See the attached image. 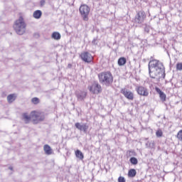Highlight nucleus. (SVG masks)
Segmentation results:
<instances>
[{
  "label": "nucleus",
  "instance_id": "obj_1",
  "mask_svg": "<svg viewBox=\"0 0 182 182\" xmlns=\"http://www.w3.org/2000/svg\"><path fill=\"white\" fill-rule=\"evenodd\" d=\"M149 73L151 79L160 80V79L166 77V70L163 63L159 60H151L149 63Z\"/></svg>",
  "mask_w": 182,
  "mask_h": 182
},
{
  "label": "nucleus",
  "instance_id": "obj_2",
  "mask_svg": "<svg viewBox=\"0 0 182 182\" xmlns=\"http://www.w3.org/2000/svg\"><path fill=\"white\" fill-rule=\"evenodd\" d=\"M98 78L100 80V83L103 85L104 86H112V83H113V75L110 71H105L100 73L98 74Z\"/></svg>",
  "mask_w": 182,
  "mask_h": 182
},
{
  "label": "nucleus",
  "instance_id": "obj_3",
  "mask_svg": "<svg viewBox=\"0 0 182 182\" xmlns=\"http://www.w3.org/2000/svg\"><path fill=\"white\" fill-rule=\"evenodd\" d=\"M13 28L17 35L21 36L26 32V23H25V19L22 16L15 21Z\"/></svg>",
  "mask_w": 182,
  "mask_h": 182
},
{
  "label": "nucleus",
  "instance_id": "obj_4",
  "mask_svg": "<svg viewBox=\"0 0 182 182\" xmlns=\"http://www.w3.org/2000/svg\"><path fill=\"white\" fill-rule=\"evenodd\" d=\"M80 14L83 21H89V14L90 13V7L86 4H82L79 9Z\"/></svg>",
  "mask_w": 182,
  "mask_h": 182
},
{
  "label": "nucleus",
  "instance_id": "obj_5",
  "mask_svg": "<svg viewBox=\"0 0 182 182\" xmlns=\"http://www.w3.org/2000/svg\"><path fill=\"white\" fill-rule=\"evenodd\" d=\"M31 119L34 123H39V122H43L45 120V114L43 112H31Z\"/></svg>",
  "mask_w": 182,
  "mask_h": 182
},
{
  "label": "nucleus",
  "instance_id": "obj_6",
  "mask_svg": "<svg viewBox=\"0 0 182 182\" xmlns=\"http://www.w3.org/2000/svg\"><path fill=\"white\" fill-rule=\"evenodd\" d=\"M146 19V13L144 11H139L136 13L135 16V22L136 23H143Z\"/></svg>",
  "mask_w": 182,
  "mask_h": 182
},
{
  "label": "nucleus",
  "instance_id": "obj_7",
  "mask_svg": "<svg viewBox=\"0 0 182 182\" xmlns=\"http://www.w3.org/2000/svg\"><path fill=\"white\" fill-rule=\"evenodd\" d=\"M80 58L83 62L86 63H90L93 60V56L89 52H84L80 54Z\"/></svg>",
  "mask_w": 182,
  "mask_h": 182
},
{
  "label": "nucleus",
  "instance_id": "obj_8",
  "mask_svg": "<svg viewBox=\"0 0 182 182\" xmlns=\"http://www.w3.org/2000/svg\"><path fill=\"white\" fill-rule=\"evenodd\" d=\"M121 93L124 95V97H126L128 100H134V94H133L132 91L128 90L126 88H122L121 90Z\"/></svg>",
  "mask_w": 182,
  "mask_h": 182
},
{
  "label": "nucleus",
  "instance_id": "obj_9",
  "mask_svg": "<svg viewBox=\"0 0 182 182\" xmlns=\"http://www.w3.org/2000/svg\"><path fill=\"white\" fill-rule=\"evenodd\" d=\"M75 126L77 130H80V132H83L85 134L87 133V130H89V125L86 123L80 124L79 122H76Z\"/></svg>",
  "mask_w": 182,
  "mask_h": 182
},
{
  "label": "nucleus",
  "instance_id": "obj_10",
  "mask_svg": "<svg viewBox=\"0 0 182 182\" xmlns=\"http://www.w3.org/2000/svg\"><path fill=\"white\" fill-rule=\"evenodd\" d=\"M136 91L139 96H144L147 97L149 96V90L143 86H139L136 87Z\"/></svg>",
  "mask_w": 182,
  "mask_h": 182
},
{
  "label": "nucleus",
  "instance_id": "obj_11",
  "mask_svg": "<svg viewBox=\"0 0 182 182\" xmlns=\"http://www.w3.org/2000/svg\"><path fill=\"white\" fill-rule=\"evenodd\" d=\"M75 96L79 102H83L87 96V92L86 91L77 90L75 92Z\"/></svg>",
  "mask_w": 182,
  "mask_h": 182
},
{
  "label": "nucleus",
  "instance_id": "obj_12",
  "mask_svg": "<svg viewBox=\"0 0 182 182\" xmlns=\"http://www.w3.org/2000/svg\"><path fill=\"white\" fill-rule=\"evenodd\" d=\"M90 92L97 95L102 92V86L99 84H93L91 87H90Z\"/></svg>",
  "mask_w": 182,
  "mask_h": 182
},
{
  "label": "nucleus",
  "instance_id": "obj_13",
  "mask_svg": "<svg viewBox=\"0 0 182 182\" xmlns=\"http://www.w3.org/2000/svg\"><path fill=\"white\" fill-rule=\"evenodd\" d=\"M155 90H156V93L159 94V97H160L161 102H166L167 96L164 94V92L163 91H161V90L160 88H159L158 87H155Z\"/></svg>",
  "mask_w": 182,
  "mask_h": 182
},
{
  "label": "nucleus",
  "instance_id": "obj_14",
  "mask_svg": "<svg viewBox=\"0 0 182 182\" xmlns=\"http://www.w3.org/2000/svg\"><path fill=\"white\" fill-rule=\"evenodd\" d=\"M33 18H35V19H41V18L42 17V11L41 10L35 11L33 14Z\"/></svg>",
  "mask_w": 182,
  "mask_h": 182
},
{
  "label": "nucleus",
  "instance_id": "obj_15",
  "mask_svg": "<svg viewBox=\"0 0 182 182\" xmlns=\"http://www.w3.org/2000/svg\"><path fill=\"white\" fill-rule=\"evenodd\" d=\"M43 150L46 153V154H48L50 156V154H52V148L48 144L44 145Z\"/></svg>",
  "mask_w": 182,
  "mask_h": 182
},
{
  "label": "nucleus",
  "instance_id": "obj_16",
  "mask_svg": "<svg viewBox=\"0 0 182 182\" xmlns=\"http://www.w3.org/2000/svg\"><path fill=\"white\" fill-rule=\"evenodd\" d=\"M127 63V60H126V58L121 57L118 59V65L119 66H124V65Z\"/></svg>",
  "mask_w": 182,
  "mask_h": 182
},
{
  "label": "nucleus",
  "instance_id": "obj_17",
  "mask_svg": "<svg viewBox=\"0 0 182 182\" xmlns=\"http://www.w3.org/2000/svg\"><path fill=\"white\" fill-rule=\"evenodd\" d=\"M23 119L26 124L29 123L31 122V119H32V114L31 116L28 115V113L23 114Z\"/></svg>",
  "mask_w": 182,
  "mask_h": 182
},
{
  "label": "nucleus",
  "instance_id": "obj_18",
  "mask_svg": "<svg viewBox=\"0 0 182 182\" xmlns=\"http://www.w3.org/2000/svg\"><path fill=\"white\" fill-rule=\"evenodd\" d=\"M75 156L77 159H79L80 160H83L85 159V156L83 155V153L79 149L75 151Z\"/></svg>",
  "mask_w": 182,
  "mask_h": 182
},
{
  "label": "nucleus",
  "instance_id": "obj_19",
  "mask_svg": "<svg viewBox=\"0 0 182 182\" xmlns=\"http://www.w3.org/2000/svg\"><path fill=\"white\" fill-rule=\"evenodd\" d=\"M51 38L55 39V41H59L61 38L60 33L59 32H53L52 33Z\"/></svg>",
  "mask_w": 182,
  "mask_h": 182
},
{
  "label": "nucleus",
  "instance_id": "obj_20",
  "mask_svg": "<svg viewBox=\"0 0 182 182\" xmlns=\"http://www.w3.org/2000/svg\"><path fill=\"white\" fill-rule=\"evenodd\" d=\"M136 174H137V171L134 168L129 169L128 171V177H136Z\"/></svg>",
  "mask_w": 182,
  "mask_h": 182
},
{
  "label": "nucleus",
  "instance_id": "obj_21",
  "mask_svg": "<svg viewBox=\"0 0 182 182\" xmlns=\"http://www.w3.org/2000/svg\"><path fill=\"white\" fill-rule=\"evenodd\" d=\"M16 99V97H15L14 94H10L7 96V102H9V103H12L13 102H15Z\"/></svg>",
  "mask_w": 182,
  "mask_h": 182
},
{
  "label": "nucleus",
  "instance_id": "obj_22",
  "mask_svg": "<svg viewBox=\"0 0 182 182\" xmlns=\"http://www.w3.org/2000/svg\"><path fill=\"white\" fill-rule=\"evenodd\" d=\"M129 161L131 164H133L134 166H136L139 164V160H137V158L136 157H131Z\"/></svg>",
  "mask_w": 182,
  "mask_h": 182
},
{
  "label": "nucleus",
  "instance_id": "obj_23",
  "mask_svg": "<svg viewBox=\"0 0 182 182\" xmlns=\"http://www.w3.org/2000/svg\"><path fill=\"white\" fill-rule=\"evenodd\" d=\"M146 147H148L149 149H154V146H155V144H154V141H151L150 142H147L146 144Z\"/></svg>",
  "mask_w": 182,
  "mask_h": 182
},
{
  "label": "nucleus",
  "instance_id": "obj_24",
  "mask_svg": "<svg viewBox=\"0 0 182 182\" xmlns=\"http://www.w3.org/2000/svg\"><path fill=\"white\" fill-rule=\"evenodd\" d=\"M31 102L33 103V105H38V103H39V98L33 97L32 98Z\"/></svg>",
  "mask_w": 182,
  "mask_h": 182
},
{
  "label": "nucleus",
  "instance_id": "obj_25",
  "mask_svg": "<svg viewBox=\"0 0 182 182\" xmlns=\"http://www.w3.org/2000/svg\"><path fill=\"white\" fill-rule=\"evenodd\" d=\"M176 137L178 140H182V129L178 132Z\"/></svg>",
  "mask_w": 182,
  "mask_h": 182
},
{
  "label": "nucleus",
  "instance_id": "obj_26",
  "mask_svg": "<svg viewBox=\"0 0 182 182\" xmlns=\"http://www.w3.org/2000/svg\"><path fill=\"white\" fill-rule=\"evenodd\" d=\"M156 137H161L163 136V132L161 130H158L156 132Z\"/></svg>",
  "mask_w": 182,
  "mask_h": 182
},
{
  "label": "nucleus",
  "instance_id": "obj_27",
  "mask_svg": "<svg viewBox=\"0 0 182 182\" xmlns=\"http://www.w3.org/2000/svg\"><path fill=\"white\" fill-rule=\"evenodd\" d=\"M176 69H177V70H182V63H178L176 64Z\"/></svg>",
  "mask_w": 182,
  "mask_h": 182
},
{
  "label": "nucleus",
  "instance_id": "obj_28",
  "mask_svg": "<svg viewBox=\"0 0 182 182\" xmlns=\"http://www.w3.org/2000/svg\"><path fill=\"white\" fill-rule=\"evenodd\" d=\"M144 32H146V33H149V32H150V26L146 25L144 27Z\"/></svg>",
  "mask_w": 182,
  "mask_h": 182
},
{
  "label": "nucleus",
  "instance_id": "obj_29",
  "mask_svg": "<svg viewBox=\"0 0 182 182\" xmlns=\"http://www.w3.org/2000/svg\"><path fill=\"white\" fill-rule=\"evenodd\" d=\"M118 182H126V178L123 176H119L118 178Z\"/></svg>",
  "mask_w": 182,
  "mask_h": 182
},
{
  "label": "nucleus",
  "instance_id": "obj_30",
  "mask_svg": "<svg viewBox=\"0 0 182 182\" xmlns=\"http://www.w3.org/2000/svg\"><path fill=\"white\" fill-rule=\"evenodd\" d=\"M45 4H46V1L45 0H41L40 1V6H45Z\"/></svg>",
  "mask_w": 182,
  "mask_h": 182
},
{
  "label": "nucleus",
  "instance_id": "obj_31",
  "mask_svg": "<svg viewBox=\"0 0 182 182\" xmlns=\"http://www.w3.org/2000/svg\"><path fill=\"white\" fill-rule=\"evenodd\" d=\"M92 45H97V38H94L92 41Z\"/></svg>",
  "mask_w": 182,
  "mask_h": 182
},
{
  "label": "nucleus",
  "instance_id": "obj_32",
  "mask_svg": "<svg viewBox=\"0 0 182 182\" xmlns=\"http://www.w3.org/2000/svg\"><path fill=\"white\" fill-rule=\"evenodd\" d=\"M68 68L69 69H70V68H72V64H68Z\"/></svg>",
  "mask_w": 182,
  "mask_h": 182
},
{
  "label": "nucleus",
  "instance_id": "obj_33",
  "mask_svg": "<svg viewBox=\"0 0 182 182\" xmlns=\"http://www.w3.org/2000/svg\"><path fill=\"white\" fill-rule=\"evenodd\" d=\"M9 168V170H14V168L12 166H10Z\"/></svg>",
  "mask_w": 182,
  "mask_h": 182
}]
</instances>
